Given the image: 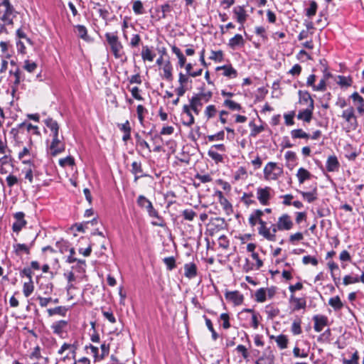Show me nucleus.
Wrapping results in <instances>:
<instances>
[{"label": "nucleus", "instance_id": "obj_1", "mask_svg": "<svg viewBox=\"0 0 364 364\" xmlns=\"http://www.w3.org/2000/svg\"><path fill=\"white\" fill-rule=\"evenodd\" d=\"M262 210H253L248 218L250 225L254 227L259 224L257 228L258 234L268 241H276V232L279 230L277 227V223H272L269 227H267V223L262 219Z\"/></svg>", "mask_w": 364, "mask_h": 364}, {"label": "nucleus", "instance_id": "obj_2", "mask_svg": "<svg viewBox=\"0 0 364 364\" xmlns=\"http://www.w3.org/2000/svg\"><path fill=\"white\" fill-rule=\"evenodd\" d=\"M105 36L114 56L116 58H122L124 54L123 46L119 41L117 35L113 33H106Z\"/></svg>", "mask_w": 364, "mask_h": 364}, {"label": "nucleus", "instance_id": "obj_3", "mask_svg": "<svg viewBox=\"0 0 364 364\" xmlns=\"http://www.w3.org/2000/svg\"><path fill=\"white\" fill-rule=\"evenodd\" d=\"M17 11L11 3L0 6V20L4 25H12L14 18L16 16Z\"/></svg>", "mask_w": 364, "mask_h": 364}, {"label": "nucleus", "instance_id": "obj_4", "mask_svg": "<svg viewBox=\"0 0 364 364\" xmlns=\"http://www.w3.org/2000/svg\"><path fill=\"white\" fill-rule=\"evenodd\" d=\"M282 172L283 169L275 162H269L264 168V176L266 180H277Z\"/></svg>", "mask_w": 364, "mask_h": 364}, {"label": "nucleus", "instance_id": "obj_5", "mask_svg": "<svg viewBox=\"0 0 364 364\" xmlns=\"http://www.w3.org/2000/svg\"><path fill=\"white\" fill-rule=\"evenodd\" d=\"M68 328V321L65 320L55 321L50 326V328L53 331V333L61 338H64L67 336Z\"/></svg>", "mask_w": 364, "mask_h": 364}, {"label": "nucleus", "instance_id": "obj_6", "mask_svg": "<svg viewBox=\"0 0 364 364\" xmlns=\"http://www.w3.org/2000/svg\"><path fill=\"white\" fill-rule=\"evenodd\" d=\"M272 189L269 186H265L264 188L259 187L257 188V198L261 205H267L269 204V200L272 198Z\"/></svg>", "mask_w": 364, "mask_h": 364}, {"label": "nucleus", "instance_id": "obj_7", "mask_svg": "<svg viewBox=\"0 0 364 364\" xmlns=\"http://www.w3.org/2000/svg\"><path fill=\"white\" fill-rule=\"evenodd\" d=\"M341 117L349 124L350 129H356L358 122L353 107H350L349 108L345 109L343 112Z\"/></svg>", "mask_w": 364, "mask_h": 364}, {"label": "nucleus", "instance_id": "obj_8", "mask_svg": "<svg viewBox=\"0 0 364 364\" xmlns=\"http://www.w3.org/2000/svg\"><path fill=\"white\" fill-rule=\"evenodd\" d=\"M65 150V144L59 139V134L53 135V140L50 145V151L52 156H56Z\"/></svg>", "mask_w": 364, "mask_h": 364}, {"label": "nucleus", "instance_id": "obj_9", "mask_svg": "<svg viewBox=\"0 0 364 364\" xmlns=\"http://www.w3.org/2000/svg\"><path fill=\"white\" fill-rule=\"evenodd\" d=\"M294 223L288 214L281 215L277 222V227L279 230H289L293 228Z\"/></svg>", "mask_w": 364, "mask_h": 364}, {"label": "nucleus", "instance_id": "obj_10", "mask_svg": "<svg viewBox=\"0 0 364 364\" xmlns=\"http://www.w3.org/2000/svg\"><path fill=\"white\" fill-rule=\"evenodd\" d=\"M183 269L184 276L190 279L195 278L198 275V265L194 260L185 263Z\"/></svg>", "mask_w": 364, "mask_h": 364}, {"label": "nucleus", "instance_id": "obj_11", "mask_svg": "<svg viewBox=\"0 0 364 364\" xmlns=\"http://www.w3.org/2000/svg\"><path fill=\"white\" fill-rule=\"evenodd\" d=\"M197 245V241L196 238L189 237L186 242L183 244V254H185L187 257H192L194 260V257H196L194 255L193 247ZM196 260L198 262L197 258Z\"/></svg>", "mask_w": 364, "mask_h": 364}, {"label": "nucleus", "instance_id": "obj_12", "mask_svg": "<svg viewBox=\"0 0 364 364\" xmlns=\"http://www.w3.org/2000/svg\"><path fill=\"white\" fill-rule=\"evenodd\" d=\"M298 95L300 104H308L307 107L314 108V101L308 91L299 90Z\"/></svg>", "mask_w": 364, "mask_h": 364}, {"label": "nucleus", "instance_id": "obj_13", "mask_svg": "<svg viewBox=\"0 0 364 364\" xmlns=\"http://www.w3.org/2000/svg\"><path fill=\"white\" fill-rule=\"evenodd\" d=\"M24 213L23 212H18L14 215L16 222L13 223L12 230L14 232H18L26 225V221L24 220Z\"/></svg>", "mask_w": 364, "mask_h": 364}, {"label": "nucleus", "instance_id": "obj_14", "mask_svg": "<svg viewBox=\"0 0 364 364\" xmlns=\"http://www.w3.org/2000/svg\"><path fill=\"white\" fill-rule=\"evenodd\" d=\"M225 299L232 301L235 305H240L244 300V296L238 291H227L225 294Z\"/></svg>", "mask_w": 364, "mask_h": 364}, {"label": "nucleus", "instance_id": "obj_15", "mask_svg": "<svg viewBox=\"0 0 364 364\" xmlns=\"http://www.w3.org/2000/svg\"><path fill=\"white\" fill-rule=\"evenodd\" d=\"M314 321V328L316 332H321L323 327L328 325V318L323 315H315L313 317Z\"/></svg>", "mask_w": 364, "mask_h": 364}, {"label": "nucleus", "instance_id": "obj_16", "mask_svg": "<svg viewBox=\"0 0 364 364\" xmlns=\"http://www.w3.org/2000/svg\"><path fill=\"white\" fill-rule=\"evenodd\" d=\"M233 13L235 16L236 20L238 23H240L242 26L246 21L247 18V14H246V11L245 9L244 6H237L233 9Z\"/></svg>", "mask_w": 364, "mask_h": 364}, {"label": "nucleus", "instance_id": "obj_17", "mask_svg": "<svg viewBox=\"0 0 364 364\" xmlns=\"http://www.w3.org/2000/svg\"><path fill=\"white\" fill-rule=\"evenodd\" d=\"M326 169L328 172L338 171L340 167V164L337 157L335 155L329 156L326 161Z\"/></svg>", "mask_w": 364, "mask_h": 364}, {"label": "nucleus", "instance_id": "obj_18", "mask_svg": "<svg viewBox=\"0 0 364 364\" xmlns=\"http://www.w3.org/2000/svg\"><path fill=\"white\" fill-rule=\"evenodd\" d=\"M299 193L302 196L303 198L308 203H312L315 201L318 198L316 186H315L312 188L311 191L305 192L302 191H299Z\"/></svg>", "mask_w": 364, "mask_h": 364}, {"label": "nucleus", "instance_id": "obj_19", "mask_svg": "<svg viewBox=\"0 0 364 364\" xmlns=\"http://www.w3.org/2000/svg\"><path fill=\"white\" fill-rule=\"evenodd\" d=\"M314 109V108L306 107V109L299 111L297 114V119L305 122H310L313 117Z\"/></svg>", "mask_w": 364, "mask_h": 364}, {"label": "nucleus", "instance_id": "obj_20", "mask_svg": "<svg viewBox=\"0 0 364 364\" xmlns=\"http://www.w3.org/2000/svg\"><path fill=\"white\" fill-rule=\"evenodd\" d=\"M245 41L240 34H236L234 37L231 38L228 42V46L232 49H235L237 47L243 46Z\"/></svg>", "mask_w": 364, "mask_h": 364}, {"label": "nucleus", "instance_id": "obj_21", "mask_svg": "<svg viewBox=\"0 0 364 364\" xmlns=\"http://www.w3.org/2000/svg\"><path fill=\"white\" fill-rule=\"evenodd\" d=\"M131 172L134 175V181H137L140 177L143 176L141 163L140 161L132 162Z\"/></svg>", "mask_w": 364, "mask_h": 364}, {"label": "nucleus", "instance_id": "obj_22", "mask_svg": "<svg viewBox=\"0 0 364 364\" xmlns=\"http://www.w3.org/2000/svg\"><path fill=\"white\" fill-rule=\"evenodd\" d=\"M68 311V309L65 306H59L52 309H48L47 312L49 316L54 315H59L65 316Z\"/></svg>", "mask_w": 364, "mask_h": 364}, {"label": "nucleus", "instance_id": "obj_23", "mask_svg": "<svg viewBox=\"0 0 364 364\" xmlns=\"http://www.w3.org/2000/svg\"><path fill=\"white\" fill-rule=\"evenodd\" d=\"M223 70V75L230 78H235L237 75V70L231 65H222L216 68V70Z\"/></svg>", "mask_w": 364, "mask_h": 364}, {"label": "nucleus", "instance_id": "obj_24", "mask_svg": "<svg viewBox=\"0 0 364 364\" xmlns=\"http://www.w3.org/2000/svg\"><path fill=\"white\" fill-rule=\"evenodd\" d=\"M34 240L35 239L32 241L30 245L21 243L14 245V250L15 253L17 255H19L22 252H24L25 253L28 255L30 253V248L32 247Z\"/></svg>", "mask_w": 364, "mask_h": 364}, {"label": "nucleus", "instance_id": "obj_25", "mask_svg": "<svg viewBox=\"0 0 364 364\" xmlns=\"http://www.w3.org/2000/svg\"><path fill=\"white\" fill-rule=\"evenodd\" d=\"M45 124L50 129L53 135L59 134V125L55 120L48 118L45 120Z\"/></svg>", "mask_w": 364, "mask_h": 364}, {"label": "nucleus", "instance_id": "obj_26", "mask_svg": "<svg viewBox=\"0 0 364 364\" xmlns=\"http://www.w3.org/2000/svg\"><path fill=\"white\" fill-rule=\"evenodd\" d=\"M156 56V54L152 52V50L147 46H143L141 50V58L146 61L152 62Z\"/></svg>", "mask_w": 364, "mask_h": 364}, {"label": "nucleus", "instance_id": "obj_27", "mask_svg": "<svg viewBox=\"0 0 364 364\" xmlns=\"http://www.w3.org/2000/svg\"><path fill=\"white\" fill-rule=\"evenodd\" d=\"M203 105V102L200 100L199 97L194 96L191 100V109L196 114H198Z\"/></svg>", "mask_w": 364, "mask_h": 364}, {"label": "nucleus", "instance_id": "obj_28", "mask_svg": "<svg viewBox=\"0 0 364 364\" xmlns=\"http://www.w3.org/2000/svg\"><path fill=\"white\" fill-rule=\"evenodd\" d=\"M290 301H294L296 304L294 306V310L299 311L300 309H305L306 306V301L304 298H296L293 294L290 296Z\"/></svg>", "mask_w": 364, "mask_h": 364}, {"label": "nucleus", "instance_id": "obj_29", "mask_svg": "<svg viewBox=\"0 0 364 364\" xmlns=\"http://www.w3.org/2000/svg\"><path fill=\"white\" fill-rule=\"evenodd\" d=\"M311 176L310 172L304 168H299L296 173L299 183H303L306 180L309 179Z\"/></svg>", "mask_w": 364, "mask_h": 364}, {"label": "nucleus", "instance_id": "obj_30", "mask_svg": "<svg viewBox=\"0 0 364 364\" xmlns=\"http://www.w3.org/2000/svg\"><path fill=\"white\" fill-rule=\"evenodd\" d=\"M210 225L218 230H224L227 226L225 219L219 217L212 219Z\"/></svg>", "mask_w": 364, "mask_h": 364}, {"label": "nucleus", "instance_id": "obj_31", "mask_svg": "<svg viewBox=\"0 0 364 364\" xmlns=\"http://www.w3.org/2000/svg\"><path fill=\"white\" fill-rule=\"evenodd\" d=\"M255 364H274V355L272 353L262 355L255 362Z\"/></svg>", "mask_w": 364, "mask_h": 364}, {"label": "nucleus", "instance_id": "obj_32", "mask_svg": "<svg viewBox=\"0 0 364 364\" xmlns=\"http://www.w3.org/2000/svg\"><path fill=\"white\" fill-rule=\"evenodd\" d=\"M249 126L251 127V132L250 134L251 137H256L257 134L264 130V127L263 125L257 126L254 123L253 121H251L249 123Z\"/></svg>", "mask_w": 364, "mask_h": 364}, {"label": "nucleus", "instance_id": "obj_33", "mask_svg": "<svg viewBox=\"0 0 364 364\" xmlns=\"http://www.w3.org/2000/svg\"><path fill=\"white\" fill-rule=\"evenodd\" d=\"M275 341L280 349H285L287 348L288 338L287 336L280 334L276 337Z\"/></svg>", "mask_w": 364, "mask_h": 364}, {"label": "nucleus", "instance_id": "obj_34", "mask_svg": "<svg viewBox=\"0 0 364 364\" xmlns=\"http://www.w3.org/2000/svg\"><path fill=\"white\" fill-rule=\"evenodd\" d=\"M291 136L293 139H309V134L301 129H294L291 132Z\"/></svg>", "mask_w": 364, "mask_h": 364}, {"label": "nucleus", "instance_id": "obj_35", "mask_svg": "<svg viewBox=\"0 0 364 364\" xmlns=\"http://www.w3.org/2000/svg\"><path fill=\"white\" fill-rule=\"evenodd\" d=\"M328 304L335 310H340L343 307V303L338 296L331 297L328 301Z\"/></svg>", "mask_w": 364, "mask_h": 364}, {"label": "nucleus", "instance_id": "obj_36", "mask_svg": "<svg viewBox=\"0 0 364 364\" xmlns=\"http://www.w3.org/2000/svg\"><path fill=\"white\" fill-rule=\"evenodd\" d=\"M318 5L315 1H310L309 7L306 10V15L311 18L315 16L317 11Z\"/></svg>", "mask_w": 364, "mask_h": 364}, {"label": "nucleus", "instance_id": "obj_37", "mask_svg": "<svg viewBox=\"0 0 364 364\" xmlns=\"http://www.w3.org/2000/svg\"><path fill=\"white\" fill-rule=\"evenodd\" d=\"M34 286L32 280L25 282L23 287V292L26 297H28L33 291Z\"/></svg>", "mask_w": 364, "mask_h": 364}, {"label": "nucleus", "instance_id": "obj_38", "mask_svg": "<svg viewBox=\"0 0 364 364\" xmlns=\"http://www.w3.org/2000/svg\"><path fill=\"white\" fill-rule=\"evenodd\" d=\"M156 12L158 13V18H165L166 13L169 12L171 11V6L169 4H166L164 5H161L160 7L157 8L156 9Z\"/></svg>", "mask_w": 364, "mask_h": 364}, {"label": "nucleus", "instance_id": "obj_39", "mask_svg": "<svg viewBox=\"0 0 364 364\" xmlns=\"http://www.w3.org/2000/svg\"><path fill=\"white\" fill-rule=\"evenodd\" d=\"M219 203L228 215L232 213V205L225 197L220 200Z\"/></svg>", "mask_w": 364, "mask_h": 364}, {"label": "nucleus", "instance_id": "obj_40", "mask_svg": "<svg viewBox=\"0 0 364 364\" xmlns=\"http://www.w3.org/2000/svg\"><path fill=\"white\" fill-rule=\"evenodd\" d=\"M267 291L264 288H260L255 292V300L259 303L266 301Z\"/></svg>", "mask_w": 364, "mask_h": 364}, {"label": "nucleus", "instance_id": "obj_41", "mask_svg": "<svg viewBox=\"0 0 364 364\" xmlns=\"http://www.w3.org/2000/svg\"><path fill=\"white\" fill-rule=\"evenodd\" d=\"M132 9L136 15L144 14L143 4L140 0H136L133 2Z\"/></svg>", "mask_w": 364, "mask_h": 364}, {"label": "nucleus", "instance_id": "obj_42", "mask_svg": "<svg viewBox=\"0 0 364 364\" xmlns=\"http://www.w3.org/2000/svg\"><path fill=\"white\" fill-rule=\"evenodd\" d=\"M218 110L215 105H210L206 107L204 114L207 119H210L214 117L216 115Z\"/></svg>", "mask_w": 364, "mask_h": 364}, {"label": "nucleus", "instance_id": "obj_43", "mask_svg": "<svg viewBox=\"0 0 364 364\" xmlns=\"http://www.w3.org/2000/svg\"><path fill=\"white\" fill-rule=\"evenodd\" d=\"M178 82L180 83V86L176 88V92L178 97L176 99L172 100V104L176 105L178 103L180 97L182 96V73L180 72L178 73Z\"/></svg>", "mask_w": 364, "mask_h": 364}, {"label": "nucleus", "instance_id": "obj_44", "mask_svg": "<svg viewBox=\"0 0 364 364\" xmlns=\"http://www.w3.org/2000/svg\"><path fill=\"white\" fill-rule=\"evenodd\" d=\"M75 28L80 38L85 41L88 39L87 30L85 26L82 25H77Z\"/></svg>", "mask_w": 364, "mask_h": 364}, {"label": "nucleus", "instance_id": "obj_45", "mask_svg": "<svg viewBox=\"0 0 364 364\" xmlns=\"http://www.w3.org/2000/svg\"><path fill=\"white\" fill-rule=\"evenodd\" d=\"M223 105L231 110H240L242 109V107L239 103L231 100H225Z\"/></svg>", "mask_w": 364, "mask_h": 364}, {"label": "nucleus", "instance_id": "obj_46", "mask_svg": "<svg viewBox=\"0 0 364 364\" xmlns=\"http://www.w3.org/2000/svg\"><path fill=\"white\" fill-rule=\"evenodd\" d=\"M183 116L186 115V117H188V121H186V122L183 121V124H186V125L192 124L193 123V122H194V119H193V115L191 114V113L190 112L189 107H188L187 105H184L183 108Z\"/></svg>", "mask_w": 364, "mask_h": 364}, {"label": "nucleus", "instance_id": "obj_47", "mask_svg": "<svg viewBox=\"0 0 364 364\" xmlns=\"http://www.w3.org/2000/svg\"><path fill=\"white\" fill-rule=\"evenodd\" d=\"M209 58L215 62H222L223 60V53L222 50H212Z\"/></svg>", "mask_w": 364, "mask_h": 364}, {"label": "nucleus", "instance_id": "obj_48", "mask_svg": "<svg viewBox=\"0 0 364 364\" xmlns=\"http://www.w3.org/2000/svg\"><path fill=\"white\" fill-rule=\"evenodd\" d=\"M135 138L137 145L140 146L141 148L147 149L149 152L151 151L149 144L145 140H144L138 133L135 134Z\"/></svg>", "mask_w": 364, "mask_h": 364}, {"label": "nucleus", "instance_id": "obj_49", "mask_svg": "<svg viewBox=\"0 0 364 364\" xmlns=\"http://www.w3.org/2000/svg\"><path fill=\"white\" fill-rule=\"evenodd\" d=\"M208 156L214 160L216 163L222 162L223 160V157L221 154H218L215 151L212 149H210L208 152Z\"/></svg>", "mask_w": 364, "mask_h": 364}, {"label": "nucleus", "instance_id": "obj_50", "mask_svg": "<svg viewBox=\"0 0 364 364\" xmlns=\"http://www.w3.org/2000/svg\"><path fill=\"white\" fill-rule=\"evenodd\" d=\"M358 282H359V277L358 276L346 275L343 279V284L346 286Z\"/></svg>", "mask_w": 364, "mask_h": 364}, {"label": "nucleus", "instance_id": "obj_51", "mask_svg": "<svg viewBox=\"0 0 364 364\" xmlns=\"http://www.w3.org/2000/svg\"><path fill=\"white\" fill-rule=\"evenodd\" d=\"M74 164L75 160L72 156H67L59 160V164L62 167H65L66 166H73Z\"/></svg>", "mask_w": 364, "mask_h": 364}, {"label": "nucleus", "instance_id": "obj_52", "mask_svg": "<svg viewBox=\"0 0 364 364\" xmlns=\"http://www.w3.org/2000/svg\"><path fill=\"white\" fill-rule=\"evenodd\" d=\"M295 116V112L291 111L289 113L284 114L285 124L287 126H291L294 124V117Z\"/></svg>", "mask_w": 364, "mask_h": 364}, {"label": "nucleus", "instance_id": "obj_53", "mask_svg": "<svg viewBox=\"0 0 364 364\" xmlns=\"http://www.w3.org/2000/svg\"><path fill=\"white\" fill-rule=\"evenodd\" d=\"M266 313L269 318H273L279 314V310L277 308L268 305L266 306Z\"/></svg>", "mask_w": 364, "mask_h": 364}, {"label": "nucleus", "instance_id": "obj_54", "mask_svg": "<svg viewBox=\"0 0 364 364\" xmlns=\"http://www.w3.org/2000/svg\"><path fill=\"white\" fill-rule=\"evenodd\" d=\"M291 331L294 335H299L301 333V321H294L292 323Z\"/></svg>", "mask_w": 364, "mask_h": 364}, {"label": "nucleus", "instance_id": "obj_55", "mask_svg": "<svg viewBox=\"0 0 364 364\" xmlns=\"http://www.w3.org/2000/svg\"><path fill=\"white\" fill-rule=\"evenodd\" d=\"M302 262L304 264H311L314 266H316L318 264V259L314 257H311V255H306L303 257Z\"/></svg>", "mask_w": 364, "mask_h": 364}, {"label": "nucleus", "instance_id": "obj_56", "mask_svg": "<svg viewBox=\"0 0 364 364\" xmlns=\"http://www.w3.org/2000/svg\"><path fill=\"white\" fill-rule=\"evenodd\" d=\"M220 320L223 321V328L225 329H228L230 327V317L229 315L226 313H223L220 316Z\"/></svg>", "mask_w": 364, "mask_h": 364}, {"label": "nucleus", "instance_id": "obj_57", "mask_svg": "<svg viewBox=\"0 0 364 364\" xmlns=\"http://www.w3.org/2000/svg\"><path fill=\"white\" fill-rule=\"evenodd\" d=\"M146 210L149 213V215L150 217L156 218L159 220H161L159 216L158 212L154 208L151 203L150 204H149V205L146 207Z\"/></svg>", "mask_w": 364, "mask_h": 364}, {"label": "nucleus", "instance_id": "obj_58", "mask_svg": "<svg viewBox=\"0 0 364 364\" xmlns=\"http://www.w3.org/2000/svg\"><path fill=\"white\" fill-rule=\"evenodd\" d=\"M219 246L223 249H228L230 245L229 240L227 237L224 235H221L218 238Z\"/></svg>", "mask_w": 364, "mask_h": 364}, {"label": "nucleus", "instance_id": "obj_59", "mask_svg": "<svg viewBox=\"0 0 364 364\" xmlns=\"http://www.w3.org/2000/svg\"><path fill=\"white\" fill-rule=\"evenodd\" d=\"M338 79H339V81L338 82V83L340 85L346 86V87L350 86L352 80L350 77H347L343 76V75H339Z\"/></svg>", "mask_w": 364, "mask_h": 364}, {"label": "nucleus", "instance_id": "obj_60", "mask_svg": "<svg viewBox=\"0 0 364 364\" xmlns=\"http://www.w3.org/2000/svg\"><path fill=\"white\" fill-rule=\"evenodd\" d=\"M225 137L224 131H220L215 134L209 135L208 136L209 141H213L215 140H223Z\"/></svg>", "mask_w": 364, "mask_h": 364}, {"label": "nucleus", "instance_id": "obj_61", "mask_svg": "<svg viewBox=\"0 0 364 364\" xmlns=\"http://www.w3.org/2000/svg\"><path fill=\"white\" fill-rule=\"evenodd\" d=\"M137 203L140 207L144 208L146 209V207L149 205V204L151 203V202L147 198H146L144 196H139L137 199Z\"/></svg>", "mask_w": 364, "mask_h": 364}, {"label": "nucleus", "instance_id": "obj_62", "mask_svg": "<svg viewBox=\"0 0 364 364\" xmlns=\"http://www.w3.org/2000/svg\"><path fill=\"white\" fill-rule=\"evenodd\" d=\"M359 360L358 353L355 351L353 355L350 360L343 359V363L344 364H358Z\"/></svg>", "mask_w": 364, "mask_h": 364}, {"label": "nucleus", "instance_id": "obj_63", "mask_svg": "<svg viewBox=\"0 0 364 364\" xmlns=\"http://www.w3.org/2000/svg\"><path fill=\"white\" fill-rule=\"evenodd\" d=\"M23 68L28 72L33 73L37 68V65L34 62H30L29 60H26Z\"/></svg>", "mask_w": 364, "mask_h": 364}, {"label": "nucleus", "instance_id": "obj_64", "mask_svg": "<svg viewBox=\"0 0 364 364\" xmlns=\"http://www.w3.org/2000/svg\"><path fill=\"white\" fill-rule=\"evenodd\" d=\"M196 216V213L191 209L183 210V218L188 220H193Z\"/></svg>", "mask_w": 364, "mask_h": 364}]
</instances>
